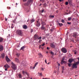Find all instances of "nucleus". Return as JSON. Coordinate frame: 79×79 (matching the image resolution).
Masks as SVG:
<instances>
[{"instance_id": "1", "label": "nucleus", "mask_w": 79, "mask_h": 79, "mask_svg": "<svg viewBox=\"0 0 79 79\" xmlns=\"http://www.w3.org/2000/svg\"><path fill=\"white\" fill-rule=\"evenodd\" d=\"M16 34L21 36H22L23 35V30L20 29H18L16 31Z\"/></svg>"}, {"instance_id": "2", "label": "nucleus", "mask_w": 79, "mask_h": 79, "mask_svg": "<svg viewBox=\"0 0 79 79\" xmlns=\"http://www.w3.org/2000/svg\"><path fill=\"white\" fill-rule=\"evenodd\" d=\"M11 64L12 65L11 67L14 70L17 69V67L15 64H14V63L13 62L11 63Z\"/></svg>"}, {"instance_id": "3", "label": "nucleus", "mask_w": 79, "mask_h": 79, "mask_svg": "<svg viewBox=\"0 0 79 79\" xmlns=\"http://www.w3.org/2000/svg\"><path fill=\"white\" fill-rule=\"evenodd\" d=\"M57 46V44H56L54 43H52L51 44L50 46L51 48H55V47Z\"/></svg>"}, {"instance_id": "4", "label": "nucleus", "mask_w": 79, "mask_h": 79, "mask_svg": "<svg viewBox=\"0 0 79 79\" xmlns=\"http://www.w3.org/2000/svg\"><path fill=\"white\" fill-rule=\"evenodd\" d=\"M61 51L62 52L64 53H66L67 52V50L65 48H61Z\"/></svg>"}, {"instance_id": "5", "label": "nucleus", "mask_w": 79, "mask_h": 79, "mask_svg": "<svg viewBox=\"0 0 79 79\" xmlns=\"http://www.w3.org/2000/svg\"><path fill=\"white\" fill-rule=\"evenodd\" d=\"M4 67L5 68V70L7 71V69L10 67V66L8 64H6L4 65Z\"/></svg>"}, {"instance_id": "6", "label": "nucleus", "mask_w": 79, "mask_h": 79, "mask_svg": "<svg viewBox=\"0 0 79 79\" xmlns=\"http://www.w3.org/2000/svg\"><path fill=\"white\" fill-rule=\"evenodd\" d=\"M40 22L37 21H36V26L39 27L40 26Z\"/></svg>"}, {"instance_id": "7", "label": "nucleus", "mask_w": 79, "mask_h": 79, "mask_svg": "<svg viewBox=\"0 0 79 79\" xmlns=\"http://www.w3.org/2000/svg\"><path fill=\"white\" fill-rule=\"evenodd\" d=\"M65 57H63V58L62 59V61L61 62V64H63L64 63H65V61H64V60Z\"/></svg>"}, {"instance_id": "8", "label": "nucleus", "mask_w": 79, "mask_h": 79, "mask_svg": "<svg viewBox=\"0 0 79 79\" xmlns=\"http://www.w3.org/2000/svg\"><path fill=\"white\" fill-rule=\"evenodd\" d=\"M38 37H39V36L37 34H35L34 35V38L35 39V40H37V39H38Z\"/></svg>"}, {"instance_id": "9", "label": "nucleus", "mask_w": 79, "mask_h": 79, "mask_svg": "<svg viewBox=\"0 0 79 79\" xmlns=\"http://www.w3.org/2000/svg\"><path fill=\"white\" fill-rule=\"evenodd\" d=\"M77 68V65L76 64H75V63L73 64V65H72V68Z\"/></svg>"}, {"instance_id": "10", "label": "nucleus", "mask_w": 79, "mask_h": 79, "mask_svg": "<svg viewBox=\"0 0 79 79\" xmlns=\"http://www.w3.org/2000/svg\"><path fill=\"white\" fill-rule=\"evenodd\" d=\"M6 61L7 62H10V60L9 58H8V56H6Z\"/></svg>"}, {"instance_id": "11", "label": "nucleus", "mask_w": 79, "mask_h": 79, "mask_svg": "<svg viewBox=\"0 0 79 79\" xmlns=\"http://www.w3.org/2000/svg\"><path fill=\"white\" fill-rule=\"evenodd\" d=\"M22 27L24 29H27V27L26 25H23Z\"/></svg>"}, {"instance_id": "12", "label": "nucleus", "mask_w": 79, "mask_h": 79, "mask_svg": "<svg viewBox=\"0 0 79 79\" xmlns=\"http://www.w3.org/2000/svg\"><path fill=\"white\" fill-rule=\"evenodd\" d=\"M30 2L28 0L27 3H24V5L25 6H28L29 5H30Z\"/></svg>"}, {"instance_id": "13", "label": "nucleus", "mask_w": 79, "mask_h": 79, "mask_svg": "<svg viewBox=\"0 0 79 79\" xmlns=\"http://www.w3.org/2000/svg\"><path fill=\"white\" fill-rule=\"evenodd\" d=\"M41 30H46V27L44 25H42L41 27Z\"/></svg>"}, {"instance_id": "14", "label": "nucleus", "mask_w": 79, "mask_h": 79, "mask_svg": "<svg viewBox=\"0 0 79 79\" xmlns=\"http://www.w3.org/2000/svg\"><path fill=\"white\" fill-rule=\"evenodd\" d=\"M77 36V33L76 32L73 33V36L74 37H75V38H76Z\"/></svg>"}, {"instance_id": "15", "label": "nucleus", "mask_w": 79, "mask_h": 79, "mask_svg": "<svg viewBox=\"0 0 79 79\" xmlns=\"http://www.w3.org/2000/svg\"><path fill=\"white\" fill-rule=\"evenodd\" d=\"M3 46L2 45H0V51H1L3 50Z\"/></svg>"}, {"instance_id": "16", "label": "nucleus", "mask_w": 79, "mask_h": 79, "mask_svg": "<svg viewBox=\"0 0 79 79\" xmlns=\"http://www.w3.org/2000/svg\"><path fill=\"white\" fill-rule=\"evenodd\" d=\"M3 41V38L2 37H0V43H2Z\"/></svg>"}, {"instance_id": "17", "label": "nucleus", "mask_w": 79, "mask_h": 79, "mask_svg": "<svg viewBox=\"0 0 79 79\" xmlns=\"http://www.w3.org/2000/svg\"><path fill=\"white\" fill-rule=\"evenodd\" d=\"M1 57L2 59L5 58V54H4V53H2L1 54Z\"/></svg>"}, {"instance_id": "18", "label": "nucleus", "mask_w": 79, "mask_h": 79, "mask_svg": "<svg viewBox=\"0 0 79 79\" xmlns=\"http://www.w3.org/2000/svg\"><path fill=\"white\" fill-rule=\"evenodd\" d=\"M22 73L24 75L25 74L27 75H28V73L27 72H24V71H22Z\"/></svg>"}, {"instance_id": "19", "label": "nucleus", "mask_w": 79, "mask_h": 79, "mask_svg": "<svg viewBox=\"0 0 79 79\" xmlns=\"http://www.w3.org/2000/svg\"><path fill=\"white\" fill-rule=\"evenodd\" d=\"M31 10L30 7H28V8H27V9L26 10V11L27 12H29Z\"/></svg>"}, {"instance_id": "20", "label": "nucleus", "mask_w": 79, "mask_h": 79, "mask_svg": "<svg viewBox=\"0 0 79 79\" xmlns=\"http://www.w3.org/2000/svg\"><path fill=\"white\" fill-rule=\"evenodd\" d=\"M15 61L17 63H19V59L18 58H15Z\"/></svg>"}, {"instance_id": "21", "label": "nucleus", "mask_w": 79, "mask_h": 79, "mask_svg": "<svg viewBox=\"0 0 79 79\" xmlns=\"http://www.w3.org/2000/svg\"><path fill=\"white\" fill-rule=\"evenodd\" d=\"M73 61V59H69L68 60V62L70 63H71V62H72Z\"/></svg>"}, {"instance_id": "22", "label": "nucleus", "mask_w": 79, "mask_h": 79, "mask_svg": "<svg viewBox=\"0 0 79 79\" xmlns=\"http://www.w3.org/2000/svg\"><path fill=\"white\" fill-rule=\"evenodd\" d=\"M19 77L20 78H22V76L21 75V73H19Z\"/></svg>"}, {"instance_id": "23", "label": "nucleus", "mask_w": 79, "mask_h": 79, "mask_svg": "<svg viewBox=\"0 0 79 79\" xmlns=\"http://www.w3.org/2000/svg\"><path fill=\"white\" fill-rule=\"evenodd\" d=\"M35 20L34 19H32L30 20V22L31 23H32L33 22H34Z\"/></svg>"}, {"instance_id": "24", "label": "nucleus", "mask_w": 79, "mask_h": 79, "mask_svg": "<svg viewBox=\"0 0 79 79\" xmlns=\"http://www.w3.org/2000/svg\"><path fill=\"white\" fill-rule=\"evenodd\" d=\"M46 23H45V22H43L42 23V26H44V25H46Z\"/></svg>"}, {"instance_id": "25", "label": "nucleus", "mask_w": 79, "mask_h": 79, "mask_svg": "<svg viewBox=\"0 0 79 79\" xmlns=\"http://www.w3.org/2000/svg\"><path fill=\"white\" fill-rule=\"evenodd\" d=\"M16 55L17 56V57H18V58H19V56H20V54L19 53H17L16 54Z\"/></svg>"}, {"instance_id": "26", "label": "nucleus", "mask_w": 79, "mask_h": 79, "mask_svg": "<svg viewBox=\"0 0 79 79\" xmlns=\"http://www.w3.org/2000/svg\"><path fill=\"white\" fill-rule=\"evenodd\" d=\"M68 1L69 2V4H71L72 2V0H69Z\"/></svg>"}, {"instance_id": "27", "label": "nucleus", "mask_w": 79, "mask_h": 79, "mask_svg": "<svg viewBox=\"0 0 79 79\" xmlns=\"http://www.w3.org/2000/svg\"><path fill=\"white\" fill-rule=\"evenodd\" d=\"M72 19V17H69L68 18V21H70V20Z\"/></svg>"}, {"instance_id": "28", "label": "nucleus", "mask_w": 79, "mask_h": 79, "mask_svg": "<svg viewBox=\"0 0 79 79\" xmlns=\"http://www.w3.org/2000/svg\"><path fill=\"white\" fill-rule=\"evenodd\" d=\"M25 48L24 46H23L21 48H20V50H23V49Z\"/></svg>"}, {"instance_id": "29", "label": "nucleus", "mask_w": 79, "mask_h": 79, "mask_svg": "<svg viewBox=\"0 0 79 79\" xmlns=\"http://www.w3.org/2000/svg\"><path fill=\"white\" fill-rule=\"evenodd\" d=\"M42 39V37L41 36H40V37H38V40H41V39Z\"/></svg>"}, {"instance_id": "30", "label": "nucleus", "mask_w": 79, "mask_h": 79, "mask_svg": "<svg viewBox=\"0 0 79 79\" xmlns=\"http://www.w3.org/2000/svg\"><path fill=\"white\" fill-rule=\"evenodd\" d=\"M59 25L60 27H61L62 26H63V24L62 23H59Z\"/></svg>"}, {"instance_id": "31", "label": "nucleus", "mask_w": 79, "mask_h": 79, "mask_svg": "<svg viewBox=\"0 0 79 79\" xmlns=\"http://www.w3.org/2000/svg\"><path fill=\"white\" fill-rule=\"evenodd\" d=\"M51 54H52V55H54V54L53 52H50Z\"/></svg>"}, {"instance_id": "32", "label": "nucleus", "mask_w": 79, "mask_h": 79, "mask_svg": "<svg viewBox=\"0 0 79 79\" xmlns=\"http://www.w3.org/2000/svg\"><path fill=\"white\" fill-rule=\"evenodd\" d=\"M68 66L69 67H70L71 65V63H68Z\"/></svg>"}, {"instance_id": "33", "label": "nucleus", "mask_w": 79, "mask_h": 79, "mask_svg": "<svg viewBox=\"0 0 79 79\" xmlns=\"http://www.w3.org/2000/svg\"><path fill=\"white\" fill-rule=\"evenodd\" d=\"M61 22L63 23H64L65 22L64 20V19H62Z\"/></svg>"}, {"instance_id": "34", "label": "nucleus", "mask_w": 79, "mask_h": 79, "mask_svg": "<svg viewBox=\"0 0 79 79\" xmlns=\"http://www.w3.org/2000/svg\"><path fill=\"white\" fill-rule=\"evenodd\" d=\"M38 62H36L35 64V67H36V66H37V65L38 64Z\"/></svg>"}, {"instance_id": "35", "label": "nucleus", "mask_w": 79, "mask_h": 79, "mask_svg": "<svg viewBox=\"0 0 79 79\" xmlns=\"http://www.w3.org/2000/svg\"><path fill=\"white\" fill-rule=\"evenodd\" d=\"M42 41V40H39V41H38L39 43H40Z\"/></svg>"}, {"instance_id": "36", "label": "nucleus", "mask_w": 79, "mask_h": 79, "mask_svg": "<svg viewBox=\"0 0 79 79\" xmlns=\"http://www.w3.org/2000/svg\"><path fill=\"white\" fill-rule=\"evenodd\" d=\"M28 1L30 2H32L33 1V0H28Z\"/></svg>"}, {"instance_id": "37", "label": "nucleus", "mask_w": 79, "mask_h": 79, "mask_svg": "<svg viewBox=\"0 0 79 79\" xmlns=\"http://www.w3.org/2000/svg\"><path fill=\"white\" fill-rule=\"evenodd\" d=\"M49 17L50 18H54V16L53 15H50Z\"/></svg>"}, {"instance_id": "38", "label": "nucleus", "mask_w": 79, "mask_h": 79, "mask_svg": "<svg viewBox=\"0 0 79 79\" xmlns=\"http://www.w3.org/2000/svg\"><path fill=\"white\" fill-rule=\"evenodd\" d=\"M79 64V62H77L75 64L76 65L77 64Z\"/></svg>"}, {"instance_id": "39", "label": "nucleus", "mask_w": 79, "mask_h": 79, "mask_svg": "<svg viewBox=\"0 0 79 79\" xmlns=\"http://www.w3.org/2000/svg\"><path fill=\"white\" fill-rule=\"evenodd\" d=\"M65 5H68V2H65Z\"/></svg>"}, {"instance_id": "40", "label": "nucleus", "mask_w": 79, "mask_h": 79, "mask_svg": "<svg viewBox=\"0 0 79 79\" xmlns=\"http://www.w3.org/2000/svg\"><path fill=\"white\" fill-rule=\"evenodd\" d=\"M2 74V72H1V71H0V75H1Z\"/></svg>"}, {"instance_id": "41", "label": "nucleus", "mask_w": 79, "mask_h": 79, "mask_svg": "<svg viewBox=\"0 0 79 79\" xmlns=\"http://www.w3.org/2000/svg\"><path fill=\"white\" fill-rule=\"evenodd\" d=\"M38 55H40V56H42V54H41V53H39L38 54Z\"/></svg>"}, {"instance_id": "42", "label": "nucleus", "mask_w": 79, "mask_h": 79, "mask_svg": "<svg viewBox=\"0 0 79 79\" xmlns=\"http://www.w3.org/2000/svg\"><path fill=\"white\" fill-rule=\"evenodd\" d=\"M62 69L63 70H64V66H62Z\"/></svg>"}, {"instance_id": "43", "label": "nucleus", "mask_w": 79, "mask_h": 79, "mask_svg": "<svg viewBox=\"0 0 79 79\" xmlns=\"http://www.w3.org/2000/svg\"><path fill=\"white\" fill-rule=\"evenodd\" d=\"M77 52L76 51V50L75 51H74V54H76L77 53Z\"/></svg>"}, {"instance_id": "44", "label": "nucleus", "mask_w": 79, "mask_h": 79, "mask_svg": "<svg viewBox=\"0 0 79 79\" xmlns=\"http://www.w3.org/2000/svg\"><path fill=\"white\" fill-rule=\"evenodd\" d=\"M44 11V10H42V11H41V13H43V12Z\"/></svg>"}, {"instance_id": "45", "label": "nucleus", "mask_w": 79, "mask_h": 79, "mask_svg": "<svg viewBox=\"0 0 79 79\" xmlns=\"http://www.w3.org/2000/svg\"><path fill=\"white\" fill-rule=\"evenodd\" d=\"M57 63V65H58V66H60V63Z\"/></svg>"}, {"instance_id": "46", "label": "nucleus", "mask_w": 79, "mask_h": 79, "mask_svg": "<svg viewBox=\"0 0 79 79\" xmlns=\"http://www.w3.org/2000/svg\"><path fill=\"white\" fill-rule=\"evenodd\" d=\"M7 9H10V7H7Z\"/></svg>"}, {"instance_id": "47", "label": "nucleus", "mask_w": 79, "mask_h": 79, "mask_svg": "<svg viewBox=\"0 0 79 79\" xmlns=\"http://www.w3.org/2000/svg\"><path fill=\"white\" fill-rule=\"evenodd\" d=\"M45 62L46 64H47V62L46 59H45Z\"/></svg>"}, {"instance_id": "48", "label": "nucleus", "mask_w": 79, "mask_h": 79, "mask_svg": "<svg viewBox=\"0 0 79 79\" xmlns=\"http://www.w3.org/2000/svg\"><path fill=\"white\" fill-rule=\"evenodd\" d=\"M33 31V30L32 29H31V32L32 33Z\"/></svg>"}, {"instance_id": "49", "label": "nucleus", "mask_w": 79, "mask_h": 79, "mask_svg": "<svg viewBox=\"0 0 79 79\" xmlns=\"http://www.w3.org/2000/svg\"><path fill=\"white\" fill-rule=\"evenodd\" d=\"M40 76H42V73H40Z\"/></svg>"}, {"instance_id": "50", "label": "nucleus", "mask_w": 79, "mask_h": 79, "mask_svg": "<svg viewBox=\"0 0 79 79\" xmlns=\"http://www.w3.org/2000/svg\"><path fill=\"white\" fill-rule=\"evenodd\" d=\"M45 44H42V46H44V45Z\"/></svg>"}, {"instance_id": "51", "label": "nucleus", "mask_w": 79, "mask_h": 79, "mask_svg": "<svg viewBox=\"0 0 79 79\" xmlns=\"http://www.w3.org/2000/svg\"><path fill=\"white\" fill-rule=\"evenodd\" d=\"M76 41L77 42L79 41V40H78V39H77V40H76Z\"/></svg>"}, {"instance_id": "52", "label": "nucleus", "mask_w": 79, "mask_h": 79, "mask_svg": "<svg viewBox=\"0 0 79 79\" xmlns=\"http://www.w3.org/2000/svg\"><path fill=\"white\" fill-rule=\"evenodd\" d=\"M67 24H70L71 23H70L68 22V23H67Z\"/></svg>"}, {"instance_id": "53", "label": "nucleus", "mask_w": 79, "mask_h": 79, "mask_svg": "<svg viewBox=\"0 0 79 79\" xmlns=\"http://www.w3.org/2000/svg\"><path fill=\"white\" fill-rule=\"evenodd\" d=\"M41 69H42V70H43V71H44V69L43 68H41Z\"/></svg>"}, {"instance_id": "54", "label": "nucleus", "mask_w": 79, "mask_h": 79, "mask_svg": "<svg viewBox=\"0 0 79 79\" xmlns=\"http://www.w3.org/2000/svg\"><path fill=\"white\" fill-rule=\"evenodd\" d=\"M35 66L34 67H33L32 68V69H35Z\"/></svg>"}, {"instance_id": "55", "label": "nucleus", "mask_w": 79, "mask_h": 79, "mask_svg": "<svg viewBox=\"0 0 79 79\" xmlns=\"http://www.w3.org/2000/svg\"><path fill=\"white\" fill-rule=\"evenodd\" d=\"M30 69H32V66H31L30 67Z\"/></svg>"}, {"instance_id": "56", "label": "nucleus", "mask_w": 79, "mask_h": 79, "mask_svg": "<svg viewBox=\"0 0 79 79\" xmlns=\"http://www.w3.org/2000/svg\"><path fill=\"white\" fill-rule=\"evenodd\" d=\"M23 2H25L27 1V0H23Z\"/></svg>"}, {"instance_id": "57", "label": "nucleus", "mask_w": 79, "mask_h": 79, "mask_svg": "<svg viewBox=\"0 0 79 79\" xmlns=\"http://www.w3.org/2000/svg\"><path fill=\"white\" fill-rule=\"evenodd\" d=\"M46 3H44V6H46Z\"/></svg>"}, {"instance_id": "58", "label": "nucleus", "mask_w": 79, "mask_h": 79, "mask_svg": "<svg viewBox=\"0 0 79 79\" xmlns=\"http://www.w3.org/2000/svg\"><path fill=\"white\" fill-rule=\"evenodd\" d=\"M59 1L60 2H61L62 1V0H59Z\"/></svg>"}, {"instance_id": "59", "label": "nucleus", "mask_w": 79, "mask_h": 79, "mask_svg": "<svg viewBox=\"0 0 79 79\" xmlns=\"http://www.w3.org/2000/svg\"><path fill=\"white\" fill-rule=\"evenodd\" d=\"M5 20H6V21L7 20V19H6H6H5Z\"/></svg>"}, {"instance_id": "60", "label": "nucleus", "mask_w": 79, "mask_h": 79, "mask_svg": "<svg viewBox=\"0 0 79 79\" xmlns=\"http://www.w3.org/2000/svg\"><path fill=\"white\" fill-rule=\"evenodd\" d=\"M51 31H52L53 30L52 29H51Z\"/></svg>"}, {"instance_id": "61", "label": "nucleus", "mask_w": 79, "mask_h": 79, "mask_svg": "<svg viewBox=\"0 0 79 79\" xmlns=\"http://www.w3.org/2000/svg\"><path fill=\"white\" fill-rule=\"evenodd\" d=\"M43 79H47V78H43Z\"/></svg>"}, {"instance_id": "62", "label": "nucleus", "mask_w": 79, "mask_h": 79, "mask_svg": "<svg viewBox=\"0 0 79 79\" xmlns=\"http://www.w3.org/2000/svg\"><path fill=\"white\" fill-rule=\"evenodd\" d=\"M47 49L48 50L49 49V48L48 47H47Z\"/></svg>"}, {"instance_id": "63", "label": "nucleus", "mask_w": 79, "mask_h": 79, "mask_svg": "<svg viewBox=\"0 0 79 79\" xmlns=\"http://www.w3.org/2000/svg\"><path fill=\"white\" fill-rule=\"evenodd\" d=\"M41 5H42V4H41H41H40V6Z\"/></svg>"}, {"instance_id": "64", "label": "nucleus", "mask_w": 79, "mask_h": 79, "mask_svg": "<svg viewBox=\"0 0 79 79\" xmlns=\"http://www.w3.org/2000/svg\"><path fill=\"white\" fill-rule=\"evenodd\" d=\"M77 59L79 61V58H77Z\"/></svg>"}]
</instances>
